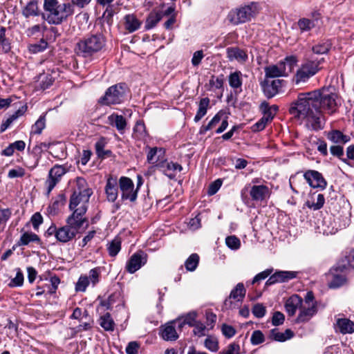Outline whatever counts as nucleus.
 I'll return each mask as SVG.
<instances>
[{"label": "nucleus", "instance_id": "nucleus-1", "mask_svg": "<svg viewBox=\"0 0 354 354\" xmlns=\"http://www.w3.org/2000/svg\"><path fill=\"white\" fill-rule=\"evenodd\" d=\"M319 94L317 91L299 93L297 100L292 102L289 112L301 120H305L306 124L312 129L322 128L320 110L317 101Z\"/></svg>", "mask_w": 354, "mask_h": 354}, {"label": "nucleus", "instance_id": "nucleus-2", "mask_svg": "<svg viewBox=\"0 0 354 354\" xmlns=\"http://www.w3.org/2000/svg\"><path fill=\"white\" fill-rule=\"evenodd\" d=\"M43 18L50 24H60L74 12L71 3H60L57 0H44Z\"/></svg>", "mask_w": 354, "mask_h": 354}, {"label": "nucleus", "instance_id": "nucleus-3", "mask_svg": "<svg viewBox=\"0 0 354 354\" xmlns=\"http://www.w3.org/2000/svg\"><path fill=\"white\" fill-rule=\"evenodd\" d=\"M106 46V39L100 33L90 34L80 39L75 44V50L77 55L90 58L101 52Z\"/></svg>", "mask_w": 354, "mask_h": 354}, {"label": "nucleus", "instance_id": "nucleus-4", "mask_svg": "<svg viewBox=\"0 0 354 354\" xmlns=\"http://www.w3.org/2000/svg\"><path fill=\"white\" fill-rule=\"evenodd\" d=\"M72 189L73 194L70 198L69 209H73L79 205H88L93 191L88 187L86 180L84 178L77 177L73 182Z\"/></svg>", "mask_w": 354, "mask_h": 354}, {"label": "nucleus", "instance_id": "nucleus-5", "mask_svg": "<svg viewBox=\"0 0 354 354\" xmlns=\"http://www.w3.org/2000/svg\"><path fill=\"white\" fill-rule=\"evenodd\" d=\"M324 61V58L318 59L306 56L295 75L294 80L295 83L298 84L301 82H307L320 71L321 67L319 66Z\"/></svg>", "mask_w": 354, "mask_h": 354}, {"label": "nucleus", "instance_id": "nucleus-6", "mask_svg": "<svg viewBox=\"0 0 354 354\" xmlns=\"http://www.w3.org/2000/svg\"><path fill=\"white\" fill-rule=\"evenodd\" d=\"M128 89L125 84L120 83L109 87L98 103L104 106H111L122 103L127 96Z\"/></svg>", "mask_w": 354, "mask_h": 354}, {"label": "nucleus", "instance_id": "nucleus-7", "mask_svg": "<svg viewBox=\"0 0 354 354\" xmlns=\"http://www.w3.org/2000/svg\"><path fill=\"white\" fill-rule=\"evenodd\" d=\"M319 94L317 101L320 110V117L322 113H326L329 115L334 113L337 109V103L336 102L337 95L329 92L326 89L317 90Z\"/></svg>", "mask_w": 354, "mask_h": 354}, {"label": "nucleus", "instance_id": "nucleus-8", "mask_svg": "<svg viewBox=\"0 0 354 354\" xmlns=\"http://www.w3.org/2000/svg\"><path fill=\"white\" fill-rule=\"evenodd\" d=\"M317 302L315 300L314 295L311 291L308 292L300 306L297 322L300 323L309 321L317 313Z\"/></svg>", "mask_w": 354, "mask_h": 354}, {"label": "nucleus", "instance_id": "nucleus-9", "mask_svg": "<svg viewBox=\"0 0 354 354\" xmlns=\"http://www.w3.org/2000/svg\"><path fill=\"white\" fill-rule=\"evenodd\" d=\"M79 207H76L73 209V213L66 219V223L73 229L80 232L81 229L85 230L88 226V219L85 217L87 211L88 205H79Z\"/></svg>", "mask_w": 354, "mask_h": 354}, {"label": "nucleus", "instance_id": "nucleus-10", "mask_svg": "<svg viewBox=\"0 0 354 354\" xmlns=\"http://www.w3.org/2000/svg\"><path fill=\"white\" fill-rule=\"evenodd\" d=\"M257 12V6L254 3L246 5L232 10L228 17L234 24H239L250 21Z\"/></svg>", "mask_w": 354, "mask_h": 354}, {"label": "nucleus", "instance_id": "nucleus-11", "mask_svg": "<svg viewBox=\"0 0 354 354\" xmlns=\"http://www.w3.org/2000/svg\"><path fill=\"white\" fill-rule=\"evenodd\" d=\"M185 322L171 321L163 325L160 328V336L165 341H175L178 338L177 328L181 330L185 325Z\"/></svg>", "mask_w": 354, "mask_h": 354}, {"label": "nucleus", "instance_id": "nucleus-12", "mask_svg": "<svg viewBox=\"0 0 354 354\" xmlns=\"http://www.w3.org/2000/svg\"><path fill=\"white\" fill-rule=\"evenodd\" d=\"M118 183L122 193V199L134 202L137 198V189H134L132 180L128 177L122 176Z\"/></svg>", "mask_w": 354, "mask_h": 354}, {"label": "nucleus", "instance_id": "nucleus-13", "mask_svg": "<svg viewBox=\"0 0 354 354\" xmlns=\"http://www.w3.org/2000/svg\"><path fill=\"white\" fill-rule=\"evenodd\" d=\"M66 172V168L59 165H55L50 169L48 176L45 182L48 194L51 192Z\"/></svg>", "mask_w": 354, "mask_h": 354}, {"label": "nucleus", "instance_id": "nucleus-14", "mask_svg": "<svg viewBox=\"0 0 354 354\" xmlns=\"http://www.w3.org/2000/svg\"><path fill=\"white\" fill-rule=\"evenodd\" d=\"M156 166L160 171L170 179L174 178L177 172L183 169L182 166L178 163L167 160H160Z\"/></svg>", "mask_w": 354, "mask_h": 354}, {"label": "nucleus", "instance_id": "nucleus-15", "mask_svg": "<svg viewBox=\"0 0 354 354\" xmlns=\"http://www.w3.org/2000/svg\"><path fill=\"white\" fill-rule=\"evenodd\" d=\"M147 254L142 251L134 253L127 262L126 270L133 274L147 263Z\"/></svg>", "mask_w": 354, "mask_h": 354}, {"label": "nucleus", "instance_id": "nucleus-16", "mask_svg": "<svg viewBox=\"0 0 354 354\" xmlns=\"http://www.w3.org/2000/svg\"><path fill=\"white\" fill-rule=\"evenodd\" d=\"M283 82V80L279 79L271 80L269 78H266L261 84L264 95L268 98L275 96L279 92Z\"/></svg>", "mask_w": 354, "mask_h": 354}, {"label": "nucleus", "instance_id": "nucleus-17", "mask_svg": "<svg viewBox=\"0 0 354 354\" xmlns=\"http://www.w3.org/2000/svg\"><path fill=\"white\" fill-rule=\"evenodd\" d=\"M304 177L309 185L313 188L325 189L327 183L322 174L317 171L308 170L304 174Z\"/></svg>", "mask_w": 354, "mask_h": 354}, {"label": "nucleus", "instance_id": "nucleus-18", "mask_svg": "<svg viewBox=\"0 0 354 354\" xmlns=\"http://www.w3.org/2000/svg\"><path fill=\"white\" fill-rule=\"evenodd\" d=\"M297 277V272L293 271H277L270 275L266 282V286H271L277 283L287 282Z\"/></svg>", "mask_w": 354, "mask_h": 354}, {"label": "nucleus", "instance_id": "nucleus-19", "mask_svg": "<svg viewBox=\"0 0 354 354\" xmlns=\"http://www.w3.org/2000/svg\"><path fill=\"white\" fill-rule=\"evenodd\" d=\"M78 233L80 232L66 223L58 228L56 239L60 243H66L72 241Z\"/></svg>", "mask_w": 354, "mask_h": 354}, {"label": "nucleus", "instance_id": "nucleus-20", "mask_svg": "<svg viewBox=\"0 0 354 354\" xmlns=\"http://www.w3.org/2000/svg\"><path fill=\"white\" fill-rule=\"evenodd\" d=\"M250 195L254 201H263L270 196V189L264 185H253L250 190Z\"/></svg>", "mask_w": 354, "mask_h": 354}, {"label": "nucleus", "instance_id": "nucleus-21", "mask_svg": "<svg viewBox=\"0 0 354 354\" xmlns=\"http://www.w3.org/2000/svg\"><path fill=\"white\" fill-rule=\"evenodd\" d=\"M264 71L266 78H275L287 76L286 67L284 64L280 62L277 64H272L265 67Z\"/></svg>", "mask_w": 354, "mask_h": 354}, {"label": "nucleus", "instance_id": "nucleus-22", "mask_svg": "<svg viewBox=\"0 0 354 354\" xmlns=\"http://www.w3.org/2000/svg\"><path fill=\"white\" fill-rule=\"evenodd\" d=\"M105 193L107 200L114 202L118 196V183L116 178L109 177L105 186Z\"/></svg>", "mask_w": 354, "mask_h": 354}, {"label": "nucleus", "instance_id": "nucleus-23", "mask_svg": "<svg viewBox=\"0 0 354 354\" xmlns=\"http://www.w3.org/2000/svg\"><path fill=\"white\" fill-rule=\"evenodd\" d=\"M107 122L109 125L114 127L120 133H123L127 127V120L122 115L117 113H112L107 118Z\"/></svg>", "mask_w": 354, "mask_h": 354}, {"label": "nucleus", "instance_id": "nucleus-24", "mask_svg": "<svg viewBox=\"0 0 354 354\" xmlns=\"http://www.w3.org/2000/svg\"><path fill=\"white\" fill-rule=\"evenodd\" d=\"M227 57L230 61L236 60L240 63H245L248 60L247 52L238 47H230L226 50Z\"/></svg>", "mask_w": 354, "mask_h": 354}, {"label": "nucleus", "instance_id": "nucleus-25", "mask_svg": "<svg viewBox=\"0 0 354 354\" xmlns=\"http://www.w3.org/2000/svg\"><path fill=\"white\" fill-rule=\"evenodd\" d=\"M303 299L297 295H293L290 297L285 304V308L289 316H293L297 310L300 308L302 305Z\"/></svg>", "mask_w": 354, "mask_h": 354}, {"label": "nucleus", "instance_id": "nucleus-26", "mask_svg": "<svg viewBox=\"0 0 354 354\" xmlns=\"http://www.w3.org/2000/svg\"><path fill=\"white\" fill-rule=\"evenodd\" d=\"M354 268V249L339 260L335 265V270L341 272H346L350 268Z\"/></svg>", "mask_w": 354, "mask_h": 354}, {"label": "nucleus", "instance_id": "nucleus-27", "mask_svg": "<svg viewBox=\"0 0 354 354\" xmlns=\"http://www.w3.org/2000/svg\"><path fill=\"white\" fill-rule=\"evenodd\" d=\"M335 328L342 334L352 333L354 332V322L347 318H339L337 319Z\"/></svg>", "mask_w": 354, "mask_h": 354}, {"label": "nucleus", "instance_id": "nucleus-28", "mask_svg": "<svg viewBox=\"0 0 354 354\" xmlns=\"http://www.w3.org/2000/svg\"><path fill=\"white\" fill-rule=\"evenodd\" d=\"M328 140L335 144H345L350 141V137L339 130H331L326 133Z\"/></svg>", "mask_w": 354, "mask_h": 354}, {"label": "nucleus", "instance_id": "nucleus-29", "mask_svg": "<svg viewBox=\"0 0 354 354\" xmlns=\"http://www.w3.org/2000/svg\"><path fill=\"white\" fill-rule=\"evenodd\" d=\"M333 279L329 283L330 288H336L344 285L346 282V277L344 273L346 272H341L340 270H335V266L330 270Z\"/></svg>", "mask_w": 354, "mask_h": 354}, {"label": "nucleus", "instance_id": "nucleus-30", "mask_svg": "<svg viewBox=\"0 0 354 354\" xmlns=\"http://www.w3.org/2000/svg\"><path fill=\"white\" fill-rule=\"evenodd\" d=\"M31 242L40 243L41 239L37 234L32 232H25L21 234L16 245L24 246L28 245Z\"/></svg>", "mask_w": 354, "mask_h": 354}, {"label": "nucleus", "instance_id": "nucleus-31", "mask_svg": "<svg viewBox=\"0 0 354 354\" xmlns=\"http://www.w3.org/2000/svg\"><path fill=\"white\" fill-rule=\"evenodd\" d=\"M162 17L163 14L161 11H151L146 19L145 26V29L150 30L154 28Z\"/></svg>", "mask_w": 354, "mask_h": 354}, {"label": "nucleus", "instance_id": "nucleus-32", "mask_svg": "<svg viewBox=\"0 0 354 354\" xmlns=\"http://www.w3.org/2000/svg\"><path fill=\"white\" fill-rule=\"evenodd\" d=\"M26 106H22L21 109H19L17 111H16L12 115H11L1 124L0 131H5L8 128L10 127V125L12 124L14 121H15L20 116H22L26 112Z\"/></svg>", "mask_w": 354, "mask_h": 354}, {"label": "nucleus", "instance_id": "nucleus-33", "mask_svg": "<svg viewBox=\"0 0 354 354\" xmlns=\"http://www.w3.org/2000/svg\"><path fill=\"white\" fill-rule=\"evenodd\" d=\"M209 102L208 97H204L200 100L198 109L194 119L195 122H199L207 114Z\"/></svg>", "mask_w": 354, "mask_h": 354}, {"label": "nucleus", "instance_id": "nucleus-34", "mask_svg": "<svg viewBox=\"0 0 354 354\" xmlns=\"http://www.w3.org/2000/svg\"><path fill=\"white\" fill-rule=\"evenodd\" d=\"M106 140L104 138H101L95 145L96 154L98 158L104 159L111 156V150H105Z\"/></svg>", "mask_w": 354, "mask_h": 354}, {"label": "nucleus", "instance_id": "nucleus-35", "mask_svg": "<svg viewBox=\"0 0 354 354\" xmlns=\"http://www.w3.org/2000/svg\"><path fill=\"white\" fill-rule=\"evenodd\" d=\"M125 28L129 32H133L138 30L140 26V21L133 15H127L124 17Z\"/></svg>", "mask_w": 354, "mask_h": 354}, {"label": "nucleus", "instance_id": "nucleus-36", "mask_svg": "<svg viewBox=\"0 0 354 354\" xmlns=\"http://www.w3.org/2000/svg\"><path fill=\"white\" fill-rule=\"evenodd\" d=\"M246 290L243 283H239L230 294L229 299H233L237 301H242L245 297Z\"/></svg>", "mask_w": 354, "mask_h": 354}, {"label": "nucleus", "instance_id": "nucleus-37", "mask_svg": "<svg viewBox=\"0 0 354 354\" xmlns=\"http://www.w3.org/2000/svg\"><path fill=\"white\" fill-rule=\"evenodd\" d=\"M165 154V150L162 148L153 147L150 148L147 156V161L149 163L159 162L160 158Z\"/></svg>", "mask_w": 354, "mask_h": 354}, {"label": "nucleus", "instance_id": "nucleus-38", "mask_svg": "<svg viewBox=\"0 0 354 354\" xmlns=\"http://www.w3.org/2000/svg\"><path fill=\"white\" fill-rule=\"evenodd\" d=\"M6 28L0 26V53H7L10 50L11 46L9 39L6 37Z\"/></svg>", "mask_w": 354, "mask_h": 354}, {"label": "nucleus", "instance_id": "nucleus-39", "mask_svg": "<svg viewBox=\"0 0 354 354\" xmlns=\"http://www.w3.org/2000/svg\"><path fill=\"white\" fill-rule=\"evenodd\" d=\"M271 335L276 341L285 342L292 338L294 336V333L290 329H286L284 333H281L277 329H272Z\"/></svg>", "mask_w": 354, "mask_h": 354}, {"label": "nucleus", "instance_id": "nucleus-40", "mask_svg": "<svg viewBox=\"0 0 354 354\" xmlns=\"http://www.w3.org/2000/svg\"><path fill=\"white\" fill-rule=\"evenodd\" d=\"M223 113L222 112L217 113L207 125H203L200 129V133L205 134L207 131L214 128L222 120Z\"/></svg>", "mask_w": 354, "mask_h": 354}, {"label": "nucleus", "instance_id": "nucleus-41", "mask_svg": "<svg viewBox=\"0 0 354 354\" xmlns=\"http://www.w3.org/2000/svg\"><path fill=\"white\" fill-rule=\"evenodd\" d=\"M23 15L28 18L39 15V9L37 1H30L23 9Z\"/></svg>", "mask_w": 354, "mask_h": 354}, {"label": "nucleus", "instance_id": "nucleus-42", "mask_svg": "<svg viewBox=\"0 0 354 354\" xmlns=\"http://www.w3.org/2000/svg\"><path fill=\"white\" fill-rule=\"evenodd\" d=\"M199 256L196 253L192 254L185 261V266L187 271H194L199 263Z\"/></svg>", "mask_w": 354, "mask_h": 354}, {"label": "nucleus", "instance_id": "nucleus-43", "mask_svg": "<svg viewBox=\"0 0 354 354\" xmlns=\"http://www.w3.org/2000/svg\"><path fill=\"white\" fill-rule=\"evenodd\" d=\"M242 73L240 71H235L229 76V84L233 88H239L242 86Z\"/></svg>", "mask_w": 354, "mask_h": 354}, {"label": "nucleus", "instance_id": "nucleus-44", "mask_svg": "<svg viewBox=\"0 0 354 354\" xmlns=\"http://www.w3.org/2000/svg\"><path fill=\"white\" fill-rule=\"evenodd\" d=\"M107 250L111 257H115L121 250L120 239L115 238L108 244Z\"/></svg>", "mask_w": 354, "mask_h": 354}, {"label": "nucleus", "instance_id": "nucleus-45", "mask_svg": "<svg viewBox=\"0 0 354 354\" xmlns=\"http://www.w3.org/2000/svg\"><path fill=\"white\" fill-rule=\"evenodd\" d=\"M46 127V117L44 115H41L35 123L32 126L31 133L41 134L43 129Z\"/></svg>", "mask_w": 354, "mask_h": 354}, {"label": "nucleus", "instance_id": "nucleus-46", "mask_svg": "<svg viewBox=\"0 0 354 354\" xmlns=\"http://www.w3.org/2000/svg\"><path fill=\"white\" fill-rule=\"evenodd\" d=\"M325 202V198L323 194H319L317 196L316 201L313 200V201H308L306 203V205L308 207L313 209L314 210H318L321 209Z\"/></svg>", "mask_w": 354, "mask_h": 354}, {"label": "nucleus", "instance_id": "nucleus-47", "mask_svg": "<svg viewBox=\"0 0 354 354\" xmlns=\"http://www.w3.org/2000/svg\"><path fill=\"white\" fill-rule=\"evenodd\" d=\"M298 60L296 56L291 55L286 57L283 61H281L280 62L283 64L286 67V71H287V76L289 73H290L294 67L296 66Z\"/></svg>", "mask_w": 354, "mask_h": 354}, {"label": "nucleus", "instance_id": "nucleus-48", "mask_svg": "<svg viewBox=\"0 0 354 354\" xmlns=\"http://www.w3.org/2000/svg\"><path fill=\"white\" fill-rule=\"evenodd\" d=\"M187 324L194 327L193 332L198 337L205 336L206 334V330H208L207 326H205L203 323L200 322H195L194 323L187 322Z\"/></svg>", "mask_w": 354, "mask_h": 354}, {"label": "nucleus", "instance_id": "nucleus-49", "mask_svg": "<svg viewBox=\"0 0 354 354\" xmlns=\"http://www.w3.org/2000/svg\"><path fill=\"white\" fill-rule=\"evenodd\" d=\"M100 326L106 330H113L114 322L109 313H106L101 317Z\"/></svg>", "mask_w": 354, "mask_h": 354}, {"label": "nucleus", "instance_id": "nucleus-50", "mask_svg": "<svg viewBox=\"0 0 354 354\" xmlns=\"http://www.w3.org/2000/svg\"><path fill=\"white\" fill-rule=\"evenodd\" d=\"M47 46V41L41 39L39 43L30 45L28 48L30 52L32 53H37L44 51L46 49Z\"/></svg>", "mask_w": 354, "mask_h": 354}, {"label": "nucleus", "instance_id": "nucleus-51", "mask_svg": "<svg viewBox=\"0 0 354 354\" xmlns=\"http://www.w3.org/2000/svg\"><path fill=\"white\" fill-rule=\"evenodd\" d=\"M278 111L277 106H268V104L266 105V108L264 109L263 117L266 119L267 122H270L273 119L274 115Z\"/></svg>", "mask_w": 354, "mask_h": 354}, {"label": "nucleus", "instance_id": "nucleus-52", "mask_svg": "<svg viewBox=\"0 0 354 354\" xmlns=\"http://www.w3.org/2000/svg\"><path fill=\"white\" fill-rule=\"evenodd\" d=\"M330 45L328 43L318 44L312 47V51L317 55L327 53L330 49Z\"/></svg>", "mask_w": 354, "mask_h": 354}, {"label": "nucleus", "instance_id": "nucleus-53", "mask_svg": "<svg viewBox=\"0 0 354 354\" xmlns=\"http://www.w3.org/2000/svg\"><path fill=\"white\" fill-rule=\"evenodd\" d=\"M298 26L301 32L308 31L314 27V22L310 19L302 18L298 21Z\"/></svg>", "mask_w": 354, "mask_h": 354}, {"label": "nucleus", "instance_id": "nucleus-54", "mask_svg": "<svg viewBox=\"0 0 354 354\" xmlns=\"http://www.w3.org/2000/svg\"><path fill=\"white\" fill-rule=\"evenodd\" d=\"M40 88L43 90L48 88L53 82L52 77L48 74H41L39 77Z\"/></svg>", "mask_w": 354, "mask_h": 354}, {"label": "nucleus", "instance_id": "nucleus-55", "mask_svg": "<svg viewBox=\"0 0 354 354\" xmlns=\"http://www.w3.org/2000/svg\"><path fill=\"white\" fill-rule=\"evenodd\" d=\"M88 284V277L87 276H80L75 285V290L77 292H84Z\"/></svg>", "mask_w": 354, "mask_h": 354}, {"label": "nucleus", "instance_id": "nucleus-56", "mask_svg": "<svg viewBox=\"0 0 354 354\" xmlns=\"http://www.w3.org/2000/svg\"><path fill=\"white\" fill-rule=\"evenodd\" d=\"M205 347L212 352H216L218 349V344L217 339L214 337H207L205 340Z\"/></svg>", "mask_w": 354, "mask_h": 354}, {"label": "nucleus", "instance_id": "nucleus-57", "mask_svg": "<svg viewBox=\"0 0 354 354\" xmlns=\"http://www.w3.org/2000/svg\"><path fill=\"white\" fill-rule=\"evenodd\" d=\"M265 340L264 335L261 330H254L250 338L251 343L253 345H258L263 343Z\"/></svg>", "mask_w": 354, "mask_h": 354}, {"label": "nucleus", "instance_id": "nucleus-58", "mask_svg": "<svg viewBox=\"0 0 354 354\" xmlns=\"http://www.w3.org/2000/svg\"><path fill=\"white\" fill-rule=\"evenodd\" d=\"M101 273L100 267H96L91 269L89 272V281H91L93 286L99 282V278Z\"/></svg>", "mask_w": 354, "mask_h": 354}, {"label": "nucleus", "instance_id": "nucleus-59", "mask_svg": "<svg viewBox=\"0 0 354 354\" xmlns=\"http://www.w3.org/2000/svg\"><path fill=\"white\" fill-rule=\"evenodd\" d=\"M12 212L9 208L0 209V227L5 226L7 221L10 219Z\"/></svg>", "mask_w": 354, "mask_h": 354}, {"label": "nucleus", "instance_id": "nucleus-60", "mask_svg": "<svg viewBox=\"0 0 354 354\" xmlns=\"http://www.w3.org/2000/svg\"><path fill=\"white\" fill-rule=\"evenodd\" d=\"M225 243L228 248L232 250H236L240 247V240L235 236H227Z\"/></svg>", "mask_w": 354, "mask_h": 354}, {"label": "nucleus", "instance_id": "nucleus-61", "mask_svg": "<svg viewBox=\"0 0 354 354\" xmlns=\"http://www.w3.org/2000/svg\"><path fill=\"white\" fill-rule=\"evenodd\" d=\"M268 123V122H267L266 119L262 117L259 121H257L251 127V130L253 132L261 131L265 129Z\"/></svg>", "mask_w": 354, "mask_h": 354}, {"label": "nucleus", "instance_id": "nucleus-62", "mask_svg": "<svg viewBox=\"0 0 354 354\" xmlns=\"http://www.w3.org/2000/svg\"><path fill=\"white\" fill-rule=\"evenodd\" d=\"M266 312V308L261 304H257L253 306L252 313L257 318L263 317Z\"/></svg>", "mask_w": 354, "mask_h": 354}, {"label": "nucleus", "instance_id": "nucleus-63", "mask_svg": "<svg viewBox=\"0 0 354 354\" xmlns=\"http://www.w3.org/2000/svg\"><path fill=\"white\" fill-rule=\"evenodd\" d=\"M285 320V317L283 314L279 311H276L274 313L272 318V324L273 326H279L283 324Z\"/></svg>", "mask_w": 354, "mask_h": 354}, {"label": "nucleus", "instance_id": "nucleus-64", "mask_svg": "<svg viewBox=\"0 0 354 354\" xmlns=\"http://www.w3.org/2000/svg\"><path fill=\"white\" fill-rule=\"evenodd\" d=\"M25 174V169L18 167L16 169H10L8 174V177L9 178H21L23 177Z\"/></svg>", "mask_w": 354, "mask_h": 354}]
</instances>
